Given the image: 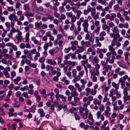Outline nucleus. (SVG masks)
Segmentation results:
<instances>
[{
  "label": "nucleus",
  "instance_id": "1",
  "mask_svg": "<svg viewBox=\"0 0 130 130\" xmlns=\"http://www.w3.org/2000/svg\"><path fill=\"white\" fill-rule=\"evenodd\" d=\"M93 100V97L91 95L88 96V97H84L83 99V101L84 103L83 105L88 107V105H90L91 101Z\"/></svg>",
  "mask_w": 130,
  "mask_h": 130
},
{
  "label": "nucleus",
  "instance_id": "2",
  "mask_svg": "<svg viewBox=\"0 0 130 130\" xmlns=\"http://www.w3.org/2000/svg\"><path fill=\"white\" fill-rule=\"evenodd\" d=\"M87 107L83 105V107H80L79 108V112L80 114L84 113V112L85 110V112H88V109H87Z\"/></svg>",
  "mask_w": 130,
  "mask_h": 130
},
{
  "label": "nucleus",
  "instance_id": "3",
  "mask_svg": "<svg viewBox=\"0 0 130 130\" xmlns=\"http://www.w3.org/2000/svg\"><path fill=\"white\" fill-rule=\"evenodd\" d=\"M6 46L7 47H11L12 49L15 51H16L18 50V48L15 45H14L11 42H8L5 44Z\"/></svg>",
  "mask_w": 130,
  "mask_h": 130
},
{
  "label": "nucleus",
  "instance_id": "4",
  "mask_svg": "<svg viewBox=\"0 0 130 130\" xmlns=\"http://www.w3.org/2000/svg\"><path fill=\"white\" fill-rule=\"evenodd\" d=\"M54 105L56 107L58 108L57 110L58 111H59L62 108H65L66 106L64 104L62 105H59V103L58 102H55L54 103Z\"/></svg>",
  "mask_w": 130,
  "mask_h": 130
},
{
  "label": "nucleus",
  "instance_id": "5",
  "mask_svg": "<svg viewBox=\"0 0 130 130\" xmlns=\"http://www.w3.org/2000/svg\"><path fill=\"white\" fill-rule=\"evenodd\" d=\"M59 50V48L58 47H56L54 49H52L50 50H49L48 52L51 55L53 56L54 55L55 53H56Z\"/></svg>",
  "mask_w": 130,
  "mask_h": 130
},
{
  "label": "nucleus",
  "instance_id": "6",
  "mask_svg": "<svg viewBox=\"0 0 130 130\" xmlns=\"http://www.w3.org/2000/svg\"><path fill=\"white\" fill-rule=\"evenodd\" d=\"M95 42L96 43V45L97 46L99 47H101L102 46V43L100 42L99 41H103L104 40L100 39L99 40V37H96L95 38Z\"/></svg>",
  "mask_w": 130,
  "mask_h": 130
},
{
  "label": "nucleus",
  "instance_id": "7",
  "mask_svg": "<svg viewBox=\"0 0 130 130\" xmlns=\"http://www.w3.org/2000/svg\"><path fill=\"white\" fill-rule=\"evenodd\" d=\"M46 61L48 64L53 66H55L57 64L56 61L54 59L52 60L51 59H49L47 60Z\"/></svg>",
  "mask_w": 130,
  "mask_h": 130
},
{
  "label": "nucleus",
  "instance_id": "8",
  "mask_svg": "<svg viewBox=\"0 0 130 130\" xmlns=\"http://www.w3.org/2000/svg\"><path fill=\"white\" fill-rule=\"evenodd\" d=\"M106 32L104 31H101L99 34V40L101 39L104 40L105 38L104 36H106Z\"/></svg>",
  "mask_w": 130,
  "mask_h": 130
},
{
  "label": "nucleus",
  "instance_id": "9",
  "mask_svg": "<svg viewBox=\"0 0 130 130\" xmlns=\"http://www.w3.org/2000/svg\"><path fill=\"white\" fill-rule=\"evenodd\" d=\"M22 35V32L21 31H19L18 33V34L15 36V37L17 39L18 41H19L20 42H21V40L22 39V38L21 36Z\"/></svg>",
  "mask_w": 130,
  "mask_h": 130
},
{
  "label": "nucleus",
  "instance_id": "10",
  "mask_svg": "<svg viewBox=\"0 0 130 130\" xmlns=\"http://www.w3.org/2000/svg\"><path fill=\"white\" fill-rule=\"evenodd\" d=\"M91 59H93L91 61L94 62L95 63H98L99 61V59L96 56H95L94 57L92 56H90V60L91 61Z\"/></svg>",
  "mask_w": 130,
  "mask_h": 130
},
{
  "label": "nucleus",
  "instance_id": "11",
  "mask_svg": "<svg viewBox=\"0 0 130 130\" xmlns=\"http://www.w3.org/2000/svg\"><path fill=\"white\" fill-rule=\"evenodd\" d=\"M77 49L76 51H75V53L76 54H78L80 53H82L84 50V48L83 47L77 46Z\"/></svg>",
  "mask_w": 130,
  "mask_h": 130
},
{
  "label": "nucleus",
  "instance_id": "12",
  "mask_svg": "<svg viewBox=\"0 0 130 130\" xmlns=\"http://www.w3.org/2000/svg\"><path fill=\"white\" fill-rule=\"evenodd\" d=\"M8 18L10 20H13V19L14 21H15L17 18V16L15 14H11L8 16Z\"/></svg>",
  "mask_w": 130,
  "mask_h": 130
},
{
  "label": "nucleus",
  "instance_id": "13",
  "mask_svg": "<svg viewBox=\"0 0 130 130\" xmlns=\"http://www.w3.org/2000/svg\"><path fill=\"white\" fill-rule=\"evenodd\" d=\"M111 84L112 87L115 88L114 90L117 91L119 89V84H116L115 82H112Z\"/></svg>",
  "mask_w": 130,
  "mask_h": 130
},
{
  "label": "nucleus",
  "instance_id": "14",
  "mask_svg": "<svg viewBox=\"0 0 130 130\" xmlns=\"http://www.w3.org/2000/svg\"><path fill=\"white\" fill-rule=\"evenodd\" d=\"M34 28V25L32 24H30L24 27V29L26 31H28L29 30V28Z\"/></svg>",
  "mask_w": 130,
  "mask_h": 130
},
{
  "label": "nucleus",
  "instance_id": "15",
  "mask_svg": "<svg viewBox=\"0 0 130 130\" xmlns=\"http://www.w3.org/2000/svg\"><path fill=\"white\" fill-rule=\"evenodd\" d=\"M91 8H89V6H88V8L87 9H85L83 11L84 14L85 15H87L90 12Z\"/></svg>",
  "mask_w": 130,
  "mask_h": 130
},
{
  "label": "nucleus",
  "instance_id": "16",
  "mask_svg": "<svg viewBox=\"0 0 130 130\" xmlns=\"http://www.w3.org/2000/svg\"><path fill=\"white\" fill-rule=\"evenodd\" d=\"M112 66H109L108 65H107L105 66L103 68V70L107 72L108 71V70H111L112 69Z\"/></svg>",
  "mask_w": 130,
  "mask_h": 130
},
{
  "label": "nucleus",
  "instance_id": "17",
  "mask_svg": "<svg viewBox=\"0 0 130 130\" xmlns=\"http://www.w3.org/2000/svg\"><path fill=\"white\" fill-rule=\"evenodd\" d=\"M54 93L53 92H52L51 93H49L47 94V96L50 97L49 98H50L51 101H53L54 100Z\"/></svg>",
  "mask_w": 130,
  "mask_h": 130
},
{
  "label": "nucleus",
  "instance_id": "18",
  "mask_svg": "<svg viewBox=\"0 0 130 130\" xmlns=\"http://www.w3.org/2000/svg\"><path fill=\"white\" fill-rule=\"evenodd\" d=\"M32 8L33 10L34 11H37V4L35 2H33L32 5Z\"/></svg>",
  "mask_w": 130,
  "mask_h": 130
},
{
  "label": "nucleus",
  "instance_id": "19",
  "mask_svg": "<svg viewBox=\"0 0 130 130\" xmlns=\"http://www.w3.org/2000/svg\"><path fill=\"white\" fill-rule=\"evenodd\" d=\"M12 94V91L11 90H9L7 94V96H6V98L4 99V100L5 101H9V99Z\"/></svg>",
  "mask_w": 130,
  "mask_h": 130
},
{
  "label": "nucleus",
  "instance_id": "20",
  "mask_svg": "<svg viewBox=\"0 0 130 130\" xmlns=\"http://www.w3.org/2000/svg\"><path fill=\"white\" fill-rule=\"evenodd\" d=\"M124 103H127V101L130 100V95L124 96L123 97Z\"/></svg>",
  "mask_w": 130,
  "mask_h": 130
},
{
  "label": "nucleus",
  "instance_id": "21",
  "mask_svg": "<svg viewBox=\"0 0 130 130\" xmlns=\"http://www.w3.org/2000/svg\"><path fill=\"white\" fill-rule=\"evenodd\" d=\"M4 57L5 58L7 59L10 60H12L13 59V56L10 54H5L4 55Z\"/></svg>",
  "mask_w": 130,
  "mask_h": 130
},
{
  "label": "nucleus",
  "instance_id": "22",
  "mask_svg": "<svg viewBox=\"0 0 130 130\" xmlns=\"http://www.w3.org/2000/svg\"><path fill=\"white\" fill-rule=\"evenodd\" d=\"M38 112L40 113V116L42 117L45 116V113L42 109L40 108L38 110Z\"/></svg>",
  "mask_w": 130,
  "mask_h": 130
},
{
  "label": "nucleus",
  "instance_id": "23",
  "mask_svg": "<svg viewBox=\"0 0 130 130\" xmlns=\"http://www.w3.org/2000/svg\"><path fill=\"white\" fill-rule=\"evenodd\" d=\"M93 103L95 105H97V104L98 106H100L101 104V101H99L98 100L95 99L93 101Z\"/></svg>",
  "mask_w": 130,
  "mask_h": 130
},
{
  "label": "nucleus",
  "instance_id": "24",
  "mask_svg": "<svg viewBox=\"0 0 130 130\" xmlns=\"http://www.w3.org/2000/svg\"><path fill=\"white\" fill-rule=\"evenodd\" d=\"M88 19L85 20L84 22L82 24L83 27H88L89 24L88 23Z\"/></svg>",
  "mask_w": 130,
  "mask_h": 130
},
{
  "label": "nucleus",
  "instance_id": "25",
  "mask_svg": "<svg viewBox=\"0 0 130 130\" xmlns=\"http://www.w3.org/2000/svg\"><path fill=\"white\" fill-rule=\"evenodd\" d=\"M77 63L76 61H71L70 60H69V63L68 66L71 65L72 67H73L77 65Z\"/></svg>",
  "mask_w": 130,
  "mask_h": 130
},
{
  "label": "nucleus",
  "instance_id": "26",
  "mask_svg": "<svg viewBox=\"0 0 130 130\" xmlns=\"http://www.w3.org/2000/svg\"><path fill=\"white\" fill-rule=\"evenodd\" d=\"M89 8H91L90 12L91 15H94L96 13V9L94 7L92 8L89 6Z\"/></svg>",
  "mask_w": 130,
  "mask_h": 130
},
{
  "label": "nucleus",
  "instance_id": "27",
  "mask_svg": "<svg viewBox=\"0 0 130 130\" xmlns=\"http://www.w3.org/2000/svg\"><path fill=\"white\" fill-rule=\"evenodd\" d=\"M31 40L34 42V43L35 44H38L39 42V41L36 39L35 37L33 36L32 37Z\"/></svg>",
  "mask_w": 130,
  "mask_h": 130
},
{
  "label": "nucleus",
  "instance_id": "28",
  "mask_svg": "<svg viewBox=\"0 0 130 130\" xmlns=\"http://www.w3.org/2000/svg\"><path fill=\"white\" fill-rule=\"evenodd\" d=\"M61 80L62 82H64V83L66 85H68L69 84V82L66 79V77H63L61 78Z\"/></svg>",
  "mask_w": 130,
  "mask_h": 130
},
{
  "label": "nucleus",
  "instance_id": "29",
  "mask_svg": "<svg viewBox=\"0 0 130 130\" xmlns=\"http://www.w3.org/2000/svg\"><path fill=\"white\" fill-rule=\"evenodd\" d=\"M116 91L114 90V89H112L110 92V93L109 94V96L110 97H111L113 96L114 94H116Z\"/></svg>",
  "mask_w": 130,
  "mask_h": 130
},
{
  "label": "nucleus",
  "instance_id": "30",
  "mask_svg": "<svg viewBox=\"0 0 130 130\" xmlns=\"http://www.w3.org/2000/svg\"><path fill=\"white\" fill-rule=\"evenodd\" d=\"M21 78L20 76H18L14 79L13 81L15 84H18L19 81L21 80Z\"/></svg>",
  "mask_w": 130,
  "mask_h": 130
},
{
  "label": "nucleus",
  "instance_id": "31",
  "mask_svg": "<svg viewBox=\"0 0 130 130\" xmlns=\"http://www.w3.org/2000/svg\"><path fill=\"white\" fill-rule=\"evenodd\" d=\"M74 77H75L73 80L74 83H75L76 82L79 80L81 78V77L79 75H76V76H75Z\"/></svg>",
  "mask_w": 130,
  "mask_h": 130
},
{
  "label": "nucleus",
  "instance_id": "32",
  "mask_svg": "<svg viewBox=\"0 0 130 130\" xmlns=\"http://www.w3.org/2000/svg\"><path fill=\"white\" fill-rule=\"evenodd\" d=\"M110 21H111L114 20V19L116 18V14L111 13L110 14Z\"/></svg>",
  "mask_w": 130,
  "mask_h": 130
},
{
  "label": "nucleus",
  "instance_id": "33",
  "mask_svg": "<svg viewBox=\"0 0 130 130\" xmlns=\"http://www.w3.org/2000/svg\"><path fill=\"white\" fill-rule=\"evenodd\" d=\"M88 112H85V113H83L80 115L84 119H86L87 118V116L88 115Z\"/></svg>",
  "mask_w": 130,
  "mask_h": 130
},
{
  "label": "nucleus",
  "instance_id": "34",
  "mask_svg": "<svg viewBox=\"0 0 130 130\" xmlns=\"http://www.w3.org/2000/svg\"><path fill=\"white\" fill-rule=\"evenodd\" d=\"M100 30V26L96 27L94 30V32L96 33V35H98Z\"/></svg>",
  "mask_w": 130,
  "mask_h": 130
},
{
  "label": "nucleus",
  "instance_id": "35",
  "mask_svg": "<svg viewBox=\"0 0 130 130\" xmlns=\"http://www.w3.org/2000/svg\"><path fill=\"white\" fill-rule=\"evenodd\" d=\"M71 94L72 96H73L78 95V93L76 91V90H74V91H72L71 92Z\"/></svg>",
  "mask_w": 130,
  "mask_h": 130
},
{
  "label": "nucleus",
  "instance_id": "36",
  "mask_svg": "<svg viewBox=\"0 0 130 130\" xmlns=\"http://www.w3.org/2000/svg\"><path fill=\"white\" fill-rule=\"evenodd\" d=\"M77 14L76 15V18L78 19H79L80 17V16L82 12L80 10H78L76 11Z\"/></svg>",
  "mask_w": 130,
  "mask_h": 130
},
{
  "label": "nucleus",
  "instance_id": "37",
  "mask_svg": "<svg viewBox=\"0 0 130 130\" xmlns=\"http://www.w3.org/2000/svg\"><path fill=\"white\" fill-rule=\"evenodd\" d=\"M128 90V89H126L125 88H124L123 90V93L124 96H126L128 95V92L127 91Z\"/></svg>",
  "mask_w": 130,
  "mask_h": 130
},
{
  "label": "nucleus",
  "instance_id": "38",
  "mask_svg": "<svg viewBox=\"0 0 130 130\" xmlns=\"http://www.w3.org/2000/svg\"><path fill=\"white\" fill-rule=\"evenodd\" d=\"M87 5V3L85 2H83L81 3V4L80 3V2H79L78 3L76 4V5L77 6H85Z\"/></svg>",
  "mask_w": 130,
  "mask_h": 130
},
{
  "label": "nucleus",
  "instance_id": "39",
  "mask_svg": "<svg viewBox=\"0 0 130 130\" xmlns=\"http://www.w3.org/2000/svg\"><path fill=\"white\" fill-rule=\"evenodd\" d=\"M71 23H73L76 21V17L74 15H73L72 17H71Z\"/></svg>",
  "mask_w": 130,
  "mask_h": 130
},
{
  "label": "nucleus",
  "instance_id": "40",
  "mask_svg": "<svg viewBox=\"0 0 130 130\" xmlns=\"http://www.w3.org/2000/svg\"><path fill=\"white\" fill-rule=\"evenodd\" d=\"M112 31L114 33H119V30L117 27L115 26L112 29Z\"/></svg>",
  "mask_w": 130,
  "mask_h": 130
},
{
  "label": "nucleus",
  "instance_id": "41",
  "mask_svg": "<svg viewBox=\"0 0 130 130\" xmlns=\"http://www.w3.org/2000/svg\"><path fill=\"white\" fill-rule=\"evenodd\" d=\"M118 63L120 67L124 68H125L126 66L124 63L123 62L121 61H120Z\"/></svg>",
  "mask_w": 130,
  "mask_h": 130
},
{
  "label": "nucleus",
  "instance_id": "42",
  "mask_svg": "<svg viewBox=\"0 0 130 130\" xmlns=\"http://www.w3.org/2000/svg\"><path fill=\"white\" fill-rule=\"evenodd\" d=\"M116 2L115 0H111V1L109 2V7L111 8L113 5L115 4Z\"/></svg>",
  "mask_w": 130,
  "mask_h": 130
},
{
  "label": "nucleus",
  "instance_id": "43",
  "mask_svg": "<svg viewBox=\"0 0 130 130\" xmlns=\"http://www.w3.org/2000/svg\"><path fill=\"white\" fill-rule=\"evenodd\" d=\"M109 26L106 24H103L102 25V28L103 30H105L109 28Z\"/></svg>",
  "mask_w": 130,
  "mask_h": 130
},
{
  "label": "nucleus",
  "instance_id": "44",
  "mask_svg": "<svg viewBox=\"0 0 130 130\" xmlns=\"http://www.w3.org/2000/svg\"><path fill=\"white\" fill-rule=\"evenodd\" d=\"M55 93H56L55 97L56 98L58 99V95H59V92L57 88H55L54 90Z\"/></svg>",
  "mask_w": 130,
  "mask_h": 130
},
{
  "label": "nucleus",
  "instance_id": "45",
  "mask_svg": "<svg viewBox=\"0 0 130 130\" xmlns=\"http://www.w3.org/2000/svg\"><path fill=\"white\" fill-rule=\"evenodd\" d=\"M12 28L10 30V32H11L12 33H13L14 32H17L18 33L20 31L18 29H15V28L13 27H12Z\"/></svg>",
  "mask_w": 130,
  "mask_h": 130
},
{
  "label": "nucleus",
  "instance_id": "46",
  "mask_svg": "<svg viewBox=\"0 0 130 130\" xmlns=\"http://www.w3.org/2000/svg\"><path fill=\"white\" fill-rule=\"evenodd\" d=\"M108 122L107 120H106L104 122L103 124L101 126V128H105L106 126V125L108 123Z\"/></svg>",
  "mask_w": 130,
  "mask_h": 130
},
{
  "label": "nucleus",
  "instance_id": "47",
  "mask_svg": "<svg viewBox=\"0 0 130 130\" xmlns=\"http://www.w3.org/2000/svg\"><path fill=\"white\" fill-rule=\"evenodd\" d=\"M35 24L36 27L37 28H39L42 25V23L41 22H37L35 23Z\"/></svg>",
  "mask_w": 130,
  "mask_h": 130
},
{
  "label": "nucleus",
  "instance_id": "48",
  "mask_svg": "<svg viewBox=\"0 0 130 130\" xmlns=\"http://www.w3.org/2000/svg\"><path fill=\"white\" fill-rule=\"evenodd\" d=\"M100 75L99 72L98 70H95L92 76H99Z\"/></svg>",
  "mask_w": 130,
  "mask_h": 130
},
{
  "label": "nucleus",
  "instance_id": "49",
  "mask_svg": "<svg viewBox=\"0 0 130 130\" xmlns=\"http://www.w3.org/2000/svg\"><path fill=\"white\" fill-rule=\"evenodd\" d=\"M78 109V108L77 107H73L70 109V111L71 113H73L74 111L77 110Z\"/></svg>",
  "mask_w": 130,
  "mask_h": 130
},
{
  "label": "nucleus",
  "instance_id": "50",
  "mask_svg": "<svg viewBox=\"0 0 130 130\" xmlns=\"http://www.w3.org/2000/svg\"><path fill=\"white\" fill-rule=\"evenodd\" d=\"M49 47V44L47 42L43 46V48L44 50L47 51Z\"/></svg>",
  "mask_w": 130,
  "mask_h": 130
},
{
  "label": "nucleus",
  "instance_id": "51",
  "mask_svg": "<svg viewBox=\"0 0 130 130\" xmlns=\"http://www.w3.org/2000/svg\"><path fill=\"white\" fill-rule=\"evenodd\" d=\"M74 115L75 118L76 120H79L80 119V117L78 116L76 112L74 113Z\"/></svg>",
  "mask_w": 130,
  "mask_h": 130
},
{
  "label": "nucleus",
  "instance_id": "52",
  "mask_svg": "<svg viewBox=\"0 0 130 130\" xmlns=\"http://www.w3.org/2000/svg\"><path fill=\"white\" fill-rule=\"evenodd\" d=\"M47 20H53L54 19V17L50 14H48L47 15Z\"/></svg>",
  "mask_w": 130,
  "mask_h": 130
},
{
  "label": "nucleus",
  "instance_id": "53",
  "mask_svg": "<svg viewBox=\"0 0 130 130\" xmlns=\"http://www.w3.org/2000/svg\"><path fill=\"white\" fill-rule=\"evenodd\" d=\"M21 53L20 51H17L15 52L16 57L17 58H18L20 55L21 54Z\"/></svg>",
  "mask_w": 130,
  "mask_h": 130
},
{
  "label": "nucleus",
  "instance_id": "54",
  "mask_svg": "<svg viewBox=\"0 0 130 130\" xmlns=\"http://www.w3.org/2000/svg\"><path fill=\"white\" fill-rule=\"evenodd\" d=\"M97 92V91L95 89H93L91 91V95H95L96 94Z\"/></svg>",
  "mask_w": 130,
  "mask_h": 130
},
{
  "label": "nucleus",
  "instance_id": "55",
  "mask_svg": "<svg viewBox=\"0 0 130 130\" xmlns=\"http://www.w3.org/2000/svg\"><path fill=\"white\" fill-rule=\"evenodd\" d=\"M27 13L25 14V15L26 16L30 17H33L34 16V14L31 13H29L28 12H27Z\"/></svg>",
  "mask_w": 130,
  "mask_h": 130
},
{
  "label": "nucleus",
  "instance_id": "56",
  "mask_svg": "<svg viewBox=\"0 0 130 130\" xmlns=\"http://www.w3.org/2000/svg\"><path fill=\"white\" fill-rule=\"evenodd\" d=\"M126 86L124 88L126 89H129L130 88V83L127 82H126L125 83Z\"/></svg>",
  "mask_w": 130,
  "mask_h": 130
},
{
  "label": "nucleus",
  "instance_id": "57",
  "mask_svg": "<svg viewBox=\"0 0 130 130\" xmlns=\"http://www.w3.org/2000/svg\"><path fill=\"white\" fill-rule=\"evenodd\" d=\"M76 53H70V56L71 57V58L72 59H75L76 57Z\"/></svg>",
  "mask_w": 130,
  "mask_h": 130
},
{
  "label": "nucleus",
  "instance_id": "58",
  "mask_svg": "<svg viewBox=\"0 0 130 130\" xmlns=\"http://www.w3.org/2000/svg\"><path fill=\"white\" fill-rule=\"evenodd\" d=\"M109 50L111 52L115 51V48L113 47V46L111 45H109L108 46Z\"/></svg>",
  "mask_w": 130,
  "mask_h": 130
},
{
  "label": "nucleus",
  "instance_id": "59",
  "mask_svg": "<svg viewBox=\"0 0 130 130\" xmlns=\"http://www.w3.org/2000/svg\"><path fill=\"white\" fill-rule=\"evenodd\" d=\"M3 73L4 75L7 78L9 77V73L7 71H5V70H4L3 71Z\"/></svg>",
  "mask_w": 130,
  "mask_h": 130
},
{
  "label": "nucleus",
  "instance_id": "60",
  "mask_svg": "<svg viewBox=\"0 0 130 130\" xmlns=\"http://www.w3.org/2000/svg\"><path fill=\"white\" fill-rule=\"evenodd\" d=\"M129 55V53L128 52H126L124 54L125 60L127 61L128 60V56Z\"/></svg>",
  "mask_w": 130,
  "mask_h": 130
},
{
  "label": "nucleus",
  "instance_id": "61",
  "mask_svg": "<svg viewBox=\"0 0 130 130\" xmlns=\"http://www.w3.org/2000/svg\"><path fill=\"white\" fill-rule=\"evenodd\" d=\"M71 43L72 45H77L78 44V41L76 40H75L73 41H71Z\"/></svg>",
  "mask_w": 130,
  "mask_h": 130
},
{
  "label": "nucleus",
  "instance_id": "62",
  "mask_svg": "<svg viewBox=\"0 0 130 130\" xmlns=\"http://www.w3.org/2000/svg\"><path fill=\"white\" fill-rule=\"evenodd\" d=\"M85 88V85L83 84L80 88H79V89H78V90L79 92H80L82 91V90L84 89Z\"/></svg>",
  "mask_w": 130,
  "mask_h": 130
},
{
  "label": "nucleus",
  "instance_id": "63",
  "mask_svg": "<svg viewBox=\"0 0 130 130\" xmlns=\"http://www.w3.org/2000/svg\"><path fill=\"white\" fill-rule=\"evenodd\" d=\"M99 107V108L100 110V111H103L105 109V107L104 106V105L102 104L100 105Z\"/></svg>",
  "mask_w": 130,
  "mask_h": 130
},
{
  "label": "nucleus",
  "instance_id": "64",
  "mask_svg": "<svg viewBox=\"0 0 130 130\" xmlns=\"http://www.w3.org/2000/svg\"><path fill=\"white\" fill-rule=\"evenodd\" d=\"M36 106L35 105L32 106L30 108L31 109V112L34 113L35 111V110L36 109Z\"/></svg>",
  "mask_w": 130,
  "mask_h": 130
}]
</instances>
